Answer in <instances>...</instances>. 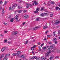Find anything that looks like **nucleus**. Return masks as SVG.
<instances>
[{
	"label": "nucleus",
	"instance_id": "obj_29",
	"mask_svg": "<svg viewBox=\"0 0 60 60\" xmlns=\"http://www.w3.org/2000/svg\"><path fill=\"white\" fill-rule=\"evenodd\" d=\"M9 10H12V8L10 6L9 7Z\"/></svg>",
	"mask_w": 60,
	"mask_h": 60
},
{
	"label": "nucleus",
	"instance_id": "obj_50",
	"mask_svg": "<svg viewBox=\"0 0 60 60\" xmlns=\"http://www.w3.org/2000/svg\"><path fill=\"white\" fill-rule=\"evenodd\" d=\"M55 43L56 44V43L58 42H57V41H55Z\"/></svg>",
	"mask_w": 60,
	"mask_h": 60
},
{
	"label": "nucleus",
	"instance_id": "obj_54",
	"mask_svg": "<svg viewBox=\"0 0 60 60\" xmlns=\"http://www.w3.org/2000/svg\"><path fill=\"white\" fill-rule=\"evenodd\" d=\"M50 48H53V46H50Z\"/></svg>",
	"mask_w": 60,
	"mask_h": 60
},
{
	"label": "nucleus",
	"instance_id": "obj_20",
	"mask_svg": "<svg viewBox=\"0 0 60 60\" xmlns=\"http://www.w3.org/2000/svg\"><path fill=\"white\" fill-rule=\"evenodd\" d=\"M15 8V7L14 5L12 7V9H14Z\"/></svg>",
	"mask_w": 60,
	"mask_h": 60
},
{
	"label": "nucleus",
	"instance_id": "obj_39",
	"mask_svg": "<svg viewBox=\"0 0 60 60\" xmlns=\"http://www.w3.org/2000/svg\"><path fill=\"white\" fill-rule=\"evenodd\" d=\"M22 12L21 10H19V13H21Z\"/></svg>",
	"mask_w": 60,
	"mask_h": 60
},
{
	"label": "nucleus",
	"instance_id": "obj_44",
	"mask_svg": "<svg viewBox=\"0 0 60 60\" xmlns=\"http://www.w3.org/2000/svg\"><path fill=\"white\" fill-rule=\"evenodd\" d=\"M47 37H48V38H50V36L49 35H47Z\"/></svg>",
	"mask_w": 60,
	"mask_h": 60
},
{
	"label": "nucleus",
	"instance_id": "obj_42",
	"mask_svg": "<svg viewBox=\"0 0 60 60\" xmlns=\"http://www.w3.org/2000/svg\"><path fill=\"white\" fill-rule=\"evenodd\" d=\"M41 44V43L40 42H39L38 43V45H40V44Z\"/></svg>",
	"mask_w": 60,
	"mask_h": 60
},
{
	"label": "nucleus",
	"instance_id": "obj_14",
	"mask_svg": "<svg viewBox=\"0 0 60 60\" xmlns=\"http://www.w3.org/2000/svg\"><path fill=\"white\" fill-rule=\"evenodd\" d=\"M43 29H47V28H48V26H44L43 27Z\"/></svg>",
	"mask_w": 60,
	"mask_h": 60
},
{
	"label": "nucleus",
	"instance_id": "obj_55",
	"mask_svg": "<svg viewBox=\"0 0 60 60\" xmlns=\"http://www.w3.org/2000/svg\"><path fill=\"white\" fill-rule=\"evenodd\" d=\"M24 12H26V10H25L24 11Z\"/></svg>",
	"mask_w": 60,
	"mask_h": 60
},
{
	"label": "nucleus",
	"instance_id": "obj_32",
	"mask_svg": "<svg viewBox=\"0 0 60 60\" xmlns=\"http://www.w3.org/2000/svg\"><path fill=\"white\" fill-rule=\"evenodd\" d=\"M34 13H38V11H35L34 12Z\"/></svg>",
	"mask_w": 60,
	"mask_h": 60
},
{
	"label": "nucleus",
	"instance_id": "obj_48",
	"mask_svg": "<svg viewBox=\"0 0 60 60\" xmlns=\"http://www.w3.org/2000/svg\"><path fill=\"white\" fill-rule=\"evenodd\" d=\"M46 49L47 48L45 47H44V49Z\"/></svg>",
	"mask_w": 60,
	"mask_h": 60
},
{
	"label": "nucleus",
	"instance_id": "obj_47",
	"mask_svg": "<svg viewBox=\"0 0 60 60\" xmlns=\"http://www.w3.org/2000/svg\"><path fill=\"white\" fill-rule=\"evenodd\" d=\"M4 42H7V40H6L4 41Z\"/></svg>",
	"mask_w": 60,
	"mask_h": 60
},
{
	"label": "nucleus",
	"instance_id": "obj_43",
	"mask_svg": "<svg viewBox=\"0 0 60 60\" xmlns=\"http://www.w3.org/2000/svg\"><path fill=\"white\" fill-rule=\"evenodd\" d=\"M28 40H27V41H26V43H25L26 44H27V43H28Z\"/></svg>",
	"mask_w": 60,
	"mask_h": 60
},
{
	"label": "nucleus",
	"instance_id": "obj_45",
	"mask_svg": "<svg viewBox=\"0 0 60 60\" xmlns=\"http://www.w3.org/2000/svg\"><path fill=\"white\" fill-rule=\"evenodd\" d=\"M48 51H50V48H49L48 49Z\"/></svg>",
	"mask_w": 60,
	"mask_h": 60
},
{
	"label": "nucleus",
	"instance_id": "obj_26",
	"mask_svg": "<svg viewBox=\"0 0 60 60\" xmlns=\"http://www.w3.org/2000/svg\"><path fill=\"white\" fill-rule=\"evenodd\" d=\"M53 16V14H51L50 15V17H52Z\"/></svg>",
	"mask_w": 60,
	"mask_h": 60
},
{
	"label": "nucleus",
	"instance_id": "obj_41",
	"mask_svg": "<svg viewBox=\"0 0 60 60\" xmlns=\"http://www.w3.org/2000/svg\"><path fill=\"white\" fill-rule=\"evenodd\" d=\"M10 21H11V22H13V19H11L10 20Z\"/></svg>",
	"mask_w": 60,
	"mask_h": 60
},
{
	"label": "nucleus",
	"instance_id": "obj_16",
	"mask_svg": "<svg viewBox=\"0 0 60 60\" xmlns=\"http://www.w3.org/2000/svg\"><path fill=\"white\" fill-rule=\"evenodd\" d=\"M17 56H18V55H19V54H20V51H18L17 53Z\"/></svg>",
	"mask_w": 60,
	"mask_h": 60
},
{
	"label": "nucleus",
	"instance_id": "obj_24",
	"mask_svg": "<svg viewBox=\"0 0 60 60\" xmlns=\"http://www.w3.org/2000/svg\"><path fill=\"white\" fill-rule=\"evenodd\" d=\"M60 31L59 30L58 32V36H59V35L60 34Z\"/></svg>",
	"mask_w": 60,
	"mask_h": 60
},
{
	"label": "nucleus",
	"instance_id": "obj_62",
	"mask_svg": "<svg viewBox=\"0 0 60 60\" xmlns=\"http://www.w3.org/2000/svg\"><path fill=\"white\" fill-rule=\"evenodd\" d=\"M54 40L55 41H56V40H57V39H56V38H55L54 39Z\"/></svg>",
	"mask_w": 60,
	"mask_h": 60
},
{
	"label": "nucleus",
	"instance_id": "obj_63",
	"mask_svg": "<svg viewBox=\"0 0 60 60\" xmlns=\"http://www.w3.org/2000/svg\"><path fill=\"white\" fill-rule=\"evenodd\" d=\"M2 9V7H0V10H1Z\"/></svg>",
	"mask_w": 60,
	"mask_h": 60
},
{
	"label": "nucleus",
	"instance_id": "obj_15",
	"mask_svg": "<svg viewBox=\"0 0 60 60\" xmlns=\"http://www.w3.org/2000/svg\"><path fill=\"white\" fill-rule=\"evenodd\" d=\"M50 56V54H47V53H46V55H45L46 57H48V56Z\"/></svg>",
	"mask_w": 60,
	"mask_h": 60
},
{
	"label": "nucleus",
	"instance_id": "obj_23",
	"mask_svg": "<svg viewBox=\"0 0 60 60\" xmlns=\"http://www.w3.org/2000/svg\"><path fill=\"white\" fill-rule=\"evenodd\" d=\"M55 2H51V4H55Z\"/></svg>",
	"mask_w": 60,
	"mask_h": 60
},
{
	"label": "nucleus",
	"instance_id": "obj_21",
	"mask_svg": "<svg viewBox=\"0 0 60 60\" xmlns=\"http://www.w3.org/2000/svg\"><path fill=\"white\" fill-rule=\"evenodd\" d=\"M29 17L28 15H26V17H25V19H28L29 18Z\"/></svg>",
	"mask_w": 60,
	"mask_h": 60
},
{
	"label": "nucleus",
	"instance_id": "obj_35",
	"mask_svg": "<svg viewBox=\"0 0 60 60\" xmlns=\"http://www.w3.org/2000/svg\"><path fill=\"white\" fill-rule=\"evenodd\" d=\"M6 4H7V2L5 1L4 3V4L5 5Z\"/></svg>",
	"mask_w": 60,
	"mask_h": 60
},
{
	"label": "nucleus",
	"instance_id": "obj_2",
	"mask_svg": "<svg viewBox=\"0 0 60 60\" xmlns=\"http://www.w3.org/2000/svg\"><path fill=\"white\" fill-rule=\"evenodd\" d=\"M17 34V31L13 32H12V34L13 35H14Z\"/></svg>",
	"mask_w": 60,
	"mask_h": 60
},
{
	"label": "nucleus",
	"instance_id": "obj_33",
	"mask_svg": "<svg viewBox=\"0 0 60 60\" xmlns=\"http://www.w3.org/2000/svg\"><path fill=\"white\" fill-rule=\"evenodd\" d=\"M18 8L19 9H21V8H22V7H19V6H18Z\"/></svg>",
	"mask_w": 60,
	"mask_h": 60
},
{
	"label": "nucleus",
	"instance_id": "obj_18",
	"mask_svg": "<svg viewBox=\"0 0 60 60\" xmlns=\"http://www.w3.org/2000/svg\"><path fill=\"white\" fill-rule=\"evenodd\" d=\"M54 57H50V58H49V59L50 60H52V59H53V58Z\"/></svg>",
	"mask_w": 60,
	"mask_h": 60
},
{
	"label": "nucleus",
	"instance_id": "obj_40",
	"mask_svg": "<svg viewBox=\"0 0 60 60\" xmlns=\"http://www.w3.org/2000/svg\"><path fill=\"white\" fill-rule=\"evenodd\" d=\"M37 29V27H35V28L33 29L34 30H36Z\"/></svg>",
	"mask_w": 60,
	"mask_h": 60
},
{
	"label": "nucleus",
	"instance_id": "obj_36",
	"mask_svg": "<svg viewBox=\"0 0 60 60\" xmlns=\"http://www.w3.org/2000/svg\"><path fill=\"white\" fill-rule=\"evenodd\" d=\"M3 4V1H0V4Z\"/></svg>",
	"mask_w": 60,
	"mask_h": 60
},
{
	"label": "nucleus",
	"instance_id": "obj_57",
	"mask_svg": "<svg viewBox=\"0 0 60 60\" xmlns=\"http://www.w3.org/2000/svg\"><path fill=\"white\" fill-rule=\"evenodd\" d=\"M3 24H4V25H6V23L4 22H3Z\"/></svg>",
	"mask_w": 60,
	"mask_h": 60
},
{
	"label": "nucleus",
	"instance_id": "obj_58",
	"mask_svg": "<svg viewBox=\"0 0 60 60\" xmlns=\"http://www.w3.org/2000/svg\"><path fill=\"white\" fill-rule=\"evenodd\" d=\"M48 32V31H46L45 32V34H47V33Z\"/></svg>",
	"mask_w": 60,
	"mask_h": 60
},
{
	"label": "nucleus",
	"instance_id": "obj_17",
	"mask_svg": "<svg viewBox=\"0 0 60 60\" xmlns=\"http://www.w3.org/2000/svg\"><path fill=\"white\" fill-rule=\"evenodd\" d=\"M7 59H8V58L6 57H5V58L3 59V60H7Z\"/></svg>",
	"mask_w": 60,
	"mask_h": 60
},
{
	"label": "nucleus",
	"instance_id": "obj_5",
	"mask_svg": "<svg viewBox=\"0 0 60 60\" xmlns=\"http://www.w3.org/2000/svg\"><path fill=\"white\" fill-rule=\"evenodd\" d=\"M34 3L35 4V5H37V4H38V2H36V1H34Z\"/></svg>",
	"mask_w": 60,
	"mask_h": 60
},
{
	"label": "nucleus",
	"instance_id": "obj_3",
	"mask_svg": "<svg viewBox=\"0 0 60 60\" xmlns=\"http://www.w3.org/2000/svg\"><path fill=\"white\" fill-rule=\"evenodd\" d=\"M6 47H4L2 48L1 49V50L2 52H3L5 50V49H6Z\"/></svg>",
	"mask_w": 60,
	"mask_h": 60
},
{
	"label": "nucleus",
	"instance_id": "obj_56",
	"mask_svg": "<svg viewBox=\"0 0 60 60\" xmlns=\"http://www.w3.org/2000/svg\"><path fill=\"white\" fill-rule=\"evenodd\" d=\"M59 57L58 56H56L55 57L56 58H58Z\"/></svg>",
	"mask_w": 60,
	"mask_h": 60
},
{
	"label": "nucleus",
	"instance_id": "obj_31",
	"mask_svg": "<svg viewBox=\"0 0 60 60\" xmlns=\"http://www.w3.org/2000/svg\"><path fill=\"white\" fill-rule=\"evenodd\" d=\"M41 59L43 60H44L45 59V58L44 57H42L41 58Z\"/></svg>",
	"mask_w": 60,
	"mask_h": 60
},
{
	"label": "nucleus",
	"instance_id": "obj_30",
	"mask_svg": "<svg viewBox=\"0 0 60 60\" xmlns=\"http://www.w3.org/2000/svg\"><path fill=\"white\" fill-rule=\"evenodd\" d=\"M31 49L32 50H34V48L32 47L31 48Z\"/></svg>",
	"mask_w": 60,
	"mask_h": 60
},
{
	"label": "nucleus",
	"instance_id": "obj_6",
	"mask_svg": "<svg viewBox=\"0 0 60 60\" xmlns=\"http://www.w3.org/2000/svg\"><path fill=\"white\" fill-rule=\"evenodd\" d=\"M15 19H16V20H18V15H16L15 17Z\"/></svg>",
	"mask_w": 60,
	"mask_h": 60
},
{
	"label": "nucleus",
	"instance_id": "obj_13",
	"mask_svg": "<svg viewBox=\"0 0 60 60\" xmlns=\"http://www.w3.org/2000/svg\"><path fill=\"white\" fill-rule=\"evenodd\" d=\"M38 51H41V47H40V46H38Z\"/></svg>",
	"mask_w": 60,
	"mask_h": 60
},
{
	"label": "nucleus",
	"instance_id": "obj_52",
	"mask_svg": "<svg viewBox=\"0 0 60 60\" xmlns=\"http://www.w3.org/2000/svg\"><path fill=\"white\" fill-rule=\"evenodd\" d=\"M43 44H44V43H43V44H42L41 45V47H42V46H43Z\"/></svg>",
	"mask_w": 60,
	"mask_h": 60
},
{
	"label": "nucleus",
	"instance_id": "obj_12",
	"mask_svg": "<svg viewBox=\"0 0 60 60\" xmlns=\"http://www.w3.org/2000/svg\"><path fill=\"white\" fill-rule=\"evenodd\" d=\"M56 31H54L53 33V36H55V33H56Z\"/></svg>",
	"mask_w": 60,
	"mask_h": 60
},
{
	"label": "nucleus",
	"instance_id": "obj_28",
	"mask_svg": "<svg viewBox=\"0 0 60 60\" xmlns=\"http://www.w3.org/2000/svg\"><path fill=\"white\" fill-rule=\"evenodd\" d=\"M50 53H51V52H50V51H49L47 52L46 54H50Z\"/></svg>",
	"mask_w": 60,
	"mask_h": 60
},
{
	"label": "nucleus",
	"instance_id": "obj_60",
	"mask_svg": "<svg viewBox=\"0 0 60 60\" xmlns=\"http://www.w3.org/2000/svg\"><path fill=\"white\" fill-rule=\"evenodd\" d=\"M49 44H52V43L51 42H49Z\"/></svg>",
	"mask_w": 60,
	"mask_h": 60
},
{
	"label": "nucleus",
	"instance_id": "obj_37",
	"mask_svg": "<svg viewBox=\"0 0 60 60\" xmlns=\"http://www.w3.org/2000/svg\"><path fill=\"white\" fill-rule=\"evenodd\" d=\"M39 8H37V9H36V11H39Z\"/></svg>",
	"mask_w": 60,
	"mask_h": 60
},
{
	"label": "nucleus",
	"instance_id": "obj_7",
	"mask_svg": "<svg viewBox=\"0 0 60 60\" xmlns=\"http://www.w3.org/2000/svg\"><path fill=\"white\" fill-rule=\"evenodd\" d=\"M4 54H2V55H1L0 56V59L1 60L2 59V58H3V57H4Z\"/></svg>",
	"mask_w": 60,
	"mask_h": 60
},
{
	"label": "nucleus",
	"instance_id": "obj_4",
	"mask_svg": "<svg viewBox=\"0 0 60 60\" xmlns=\"http://www.w3.org/2000/svg\"><path fill=\"white\" fill-rule=\"evenodd\" d=\"M60 23V21H58V22H57V21H56V22H55L54 23L55 25H57V24H58V23Z\"/></svg>",
	"mask_w": 60,
	"mask_h": 60
},
{
	"label": "nucleus",
	"instance_id": "obj_9",
	"mask_svg": "<svg viewBox=\"0 0 60 60\" xmlns=\"http://www.w3.org/2000/svg\"><path fill=\"white\" fill-rule=\"evenodd\" d=\"M26 4V5H28V6H30V7L33 6V5H32L29 4Z\"/></svg>",
	"mask_w": 60,
	"mask_h": 60
},
{
	"label": "nucleus",
	"instance_id": "obj_34",
	"mask_svg": "<svg viewBox=\"0 0 60 60\" xmlns=\"http://www.w3.org/2000/svg\"><path fill=\"white\" fill-rule=\"evenodd\" d=\"M36 21H39V18H37L36 19Z\"/></svg>",
	"mask_w": 60,
	"mask_h": 60
},
{
	"label": "nucleus",
	"instance_id": "obj_8",
	"mask_svg": "<svg viewBox=\"0 0 60 60\" xmlns=\"http://www.w3.org/2000/svg\"><path fill=\"white\" fill-rule=\"evenodd\" d=\"M12 55L13 56H18V54L17 53H14L12 54Z\"/></svg>",
	"mask_w": 60,
	"mask_h": 60
},
{
	"label": "nucleus",
	"instance_id": "obj_51",
	"mask_svg": "<svg viewBox=\"0 0 60 60\" xmlns=\"http://www.w3.org/2000/svg\"><path fill=\"white\" fill-rule=\"evenodd\" d=\"M36 45H34L33 46V48H35V47H36Z\"/></svg>",
	"mask_w": 60,
	"mask_h": 60
},
{
	"label": "nucleus",
	"instance_id": "obj_46",
	"mask_svg": "<svg viewBox=\"0 0 60 60\" xmlns=\"http://www.w3.org/2000/svg\"><path fill=\"white\" fill-rule=\"evenodd\" d=\"M26 23L25 22H23L22 23V25H25L26 24Z\"/></svg>",
	"mask_w": 60,
	"mask_h": 60
},
{
	"label": "nucleus",
	"instance_id": "obj_27",
	"mask_svg": "<svg viewBox=\"0 0 60 60\" xmlns=\"http://www.w3.org/2000/svg\"><path fill=\"white\" fill-rule=\"evenodd\" d=\"M56 10H58V9L59 8V7H56Z\"/></svg>",
	"mask_w": 60,
	"mask_h": 60
},
{
	"label": "nucleus",
	"instance_id": "obj_38",
	"mask_svg": "<svg viewBox=\"0 0 60 60\" xmlns=\"http://www.w3.org/2000/svg\"><path fill=\"white\" fill-rule=\"evenodd\" d=\"M14 6L15 7H17V4H15Z\"/></svg>",
	"mask_w": 60,
	"mask_h": 60
},
{
	"label": "nucleus",
	"instance_id": "obj_49",
	"mask_svg": "<svg viewBox=\"0 0 60 60\" xmlns=\"http://www.w3.org/2000/svg\"><path fill=\"white\" fill-rule=\"evenodd\" d=\"M28 6H26V8L27 9H28V8L29 7V6L28 5Z\"/></svg>",
	"mask_w": 60,
	"mask_h": 60
},
{
	"label": "nucleus",
	"instance_id": "obj_1",
	"mask_svg": "<svg viewBox=\"0 0 60 60\" xmlns=\"http://www.w3.org/2000/svg\"><path fill=\"white\" fill-rule=\"evenodd\" d=\"M36 59H37V60H40V58H37L35 56H34L32 57L31 58V59H34L35 58Z\"/></svg>",
	"mask_w": 60,
	"mask_h": 60
},
{
	"label": "nucleus",
	"instance_id": "obj_59",
	"mask_svg": "<svg viewBox=\"0 0 60 60\" xmlns=\"http://www.w3.org/2000/svg\"><path fill=\"white\" fill-rule=\"evenodd\" d=\"M26 15H24V18H25V17H26Z\"/></svg>",
	"mask_w": 60,
	"mask_h": 60
},
{
	"label": "nucleus",
	"instance_id": "obj_53",
	"mask_svg": "<svg viewBox=\"0 0 60 60\" xmlns=\"http://www.w3.org/2000/svg\"><path fill=\"white\" fill-rule=\"evenodd\" d=\"M8 32V31H4V33H7Z\"/></svg>",
	"mask_w": 60,
	"mask_h": 60
},
{
	"label": "nucleus",
	"instance_id": "obj_25",
	"mask_svg": "<svg viewBox=\"0 0 60 60\" xmlns=\"http://www.w3.org/2000/svg\"><path fill=\"white\" fill-rule=\"evenodd\" d=\"M44 8V7H42L41 8V11H43L44 10V9L43 8Z\"/></svg>",
	"mask_w": 60,
	"mask_h": 60
},
{
	"label": "nucleus",
	"instance_id": "obj_64",
	"mask_svg": "<svg viewBox=\"0 0 60 60\" xmlns=\"http://www.w3.org/2000/svg\"><path fill=\"white\" fill-rule=\"evenodd\" d=\"M19 2L20 3H21V0H19Z\"/></svg>",
	"mask_w": 60,
	"mask_h": 60
},
{
	"label": "nucleus",
	"instance_id": "obj_61",
	"mask_svg": "<svg viewBox=\"0 0 60 60\" xmlns=\"http://www.w3.org/2000/svg\"><path fill=\"white\" fill-rule=\"evenodd\" d=\"M44 41H46L47 40V38H45L44 39Z\"/></svg>",
	"mask_w": 60,
	"mask_h": 60
},
{
	"label": "nucleus",
	"instance_id": "obj_11",
	"mask_svg": "<svg viewBox=\"0 0 60 60\" xmlns=\"http://www.w3.org/2000/svg\"><path fill=\"white\" fill-rule=\"evenodd\" d=\"M10 56V54H7L5 56V57H6L7 56Z\"/></svg>",
	"mask_w": 60,
	"mask_h": 60
},
{
	"label": "nucleus",
	"instance_id": "obj_19",
	"mask_svg": "<svg viewBox=\"0 0 60 60\" xmlns=\"http://www.w3.org/2000/svg\"><path fill=\"white\" fill-rule=\"evenodd\" d=\"M2 13L3 14H4V9H2Z\"/></svg>",
	"mask_w": 60,
	"mask_h": 60
},
{
	"label": "nucleus",
	"instance_id": "obj_10",
	"mask_svg": "<svg viewBox=\"0 0 60 60\" xmlns=\"http://www.w3.org/2000/svg\"><path fill=\"white\" fill-rule=\"evenodd\" d=\"M45 14V15H47V13H41V16H43V15H44V14Z\"/></svg>",
	"mask_w": 60,
	"mask_h": 60
},
{
	"label": "nucleus",
	"instance_id": "obj_22",
	"mask_svg": "<svg viewBox=\"0 0 60 60\" xmlns=\"http://www.w3.org/2000/svg\"><path fill=\"white\" fill-rule=\"evenodd\" d=\"M24 56H25L24 55H22L21 56V58H23L24 57Z\"/></svg>",
	"mask_w": 60,
	"mask_h": 60
}]
</instances>
